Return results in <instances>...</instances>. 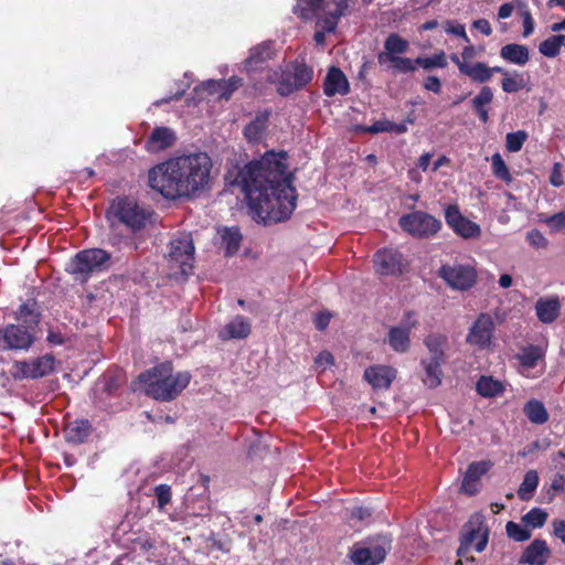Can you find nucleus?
I'll return each mask as SVG.
<instances>
[{"instance_id": "obj_1", "label": "nucleus", "mask_w": 565, "mask_h": 565, "mask_svg": "<svg viewBox=\"0 0 565 565\" xmlns=\"http://www.w3.org/2000/svg\"><path fill=\"white\" fill-rule=\"evenodd\" d=\"M232 185L241 188L249 214L257 222L277 223L290 217L297 206L294 175L287 172L286 153L267 152L238 169Z\"/></svg>"}, {"instance_id": "obj_2", "label": "nucleus", "mask_w": 565, "mask_h": 565, "mask_svg": "<svg viewBox=\"0 0 565 565\" xmlns=\"http://www.w3.org/2000/svg\"><path fill=\"white\" fill-rule=\"evenodd\" d=\"M212 167L205 152L174 157L149 170V185L169 200L195 198L210 189Z\"/></svg>"}, {"instance_id": "obj_3", "label": "nucleus", "mask_w": 565, "mask_h": 565, "mask_svg": "<svg viewBox=\"0 0 565 565\" xmlns=\"http://www.w3.org/2000/svg\"><path fill=\"white\" fill-rule=\"evenodd\" d=\"M191 379L186 371L175 373L172 362L166 361L140 373L138 382L147 396L159 402H171L180 396Z\"/></svg>"}, {"instance_id": "obj_4", "label": "nucleus", "mask_w": 565, "mask_h": 565, "mask_svg": "<svg viewBox=\"0 0 565 565\" xmlns=\"http://www.w3.org/2000/svg\"><path fill=\"white\" fill-rule=\"evenodd\" d=\"M110 254L102 248L83 249L71 259L67 271L82 284L87 282L94 273L108 269Z\"/></svg>"}, {"instance_id": "obj_5", "label": "nucleus", "mask_w": 565, "mask_h": 565, "mask_svg": "<svg viewBox=\"0 0 565 565\" xmlns=\"http://www.w3.org/2000/svg\"><path fill=\"white\" fill-rule=\"evenodd\" d=\"M114 216L129 228L137 233L146 228L151 223L153 211L140 205L135 199L129 196H118L111 204Z\"/></svg>"}, {"instance_id": "obj_6", "label": "nucleus", "mask_w": 565, "mask_h": 565, "mask_svg": "<svg viewBox=\"0 0 565 565\" xmlns=\"http://www.w3.org/2000/svg\"><path fill=\"white\" fill-rule=\"evenodd\" d=\"M392 548V540L386 535L369 537L355 543L351 551V559L356 565H379Z\"/></svg>"}, {"instance_id": "obj_7", "label": "nucleus", "mask_w": 565, "mask_h": 565, "mask_svg": "<svg viewBox=\"0 0 565 565\" xmlns=\"http://www.w3.org/2000/svg\"><path fill=\"white\" fill-rule=\"evenodd\" d=\"M437 276L451 290L461 292L471 290L478 281V271L470 264H443L437 270Z\"/></svg>"}, {"instance_id": "obj_8", "label": "nucleus", "mask_w": 565, "mask_h": 565, "mask_svg": "<svg viewBox=\"0 0 565 565\" xmlns=\"http://www.w3.org/2000/svg\"><path fill=\"white\" fill-rule=\"evenodd\" d=\"M398 224L404 232L418 238L434 236L441 228V222L438 218L423 211L402 215Z\"/></svg>"}, {"instance_id": "obj_9", "label": "nucleus", "mask_w": 565, "mask_h": 565, "mask_svg": "<svg viewBox=\"0 0 565 565\" xmlns=\"http://www.w3.org/2000/svg\"><path fill=\"white\" fill-rule=\"evenodd\" d=\"M54 369L55 358L47 353L30 361H14L10 374L15 381L33 380L47 376Z\"/></svg>"}, {"instance_id": "obj_10", "label": "nucleus", "mask_w": 565, "mask_h": 565, "mask_svg": "<svg viewBox=\"0 0 565 565\" xmlns=\"http://www.w3.org/2000/svg\"><path fill=\"white\" fill-rule=\"evenodd\" d=\"M313 77L312 67L306 63H295L290 68L285 70L277 84V93L280 96L290 94L305 88Z\"/></svg>"}, {"instance_id": "obj_11", "label": "nucleus", "mask_w": 565, "mask_h": 565, "mask_svg": "<svg viewBox=\"0 0 565 565\" xmlns=\"http://www.w3.org/2000/svg\"><path fill=\"white\" fill-rule=\"evenodd\" d=\"M36 333L23 326L9 323L0 328L1 351H28L35 342Z\"/></svg>"}, {"instance_id": "obj_12", "label": "nucleus", "mask_w": 565, "mask_h": 565, "mask_svg": "<svg viewBox=\"0 0 565 565\" xmlns=\"http://www.w3.org/2000/svg\"><path fill=\"white\" fill-rule=\"evenodd\" d=\"M345 3V12L349 9V0H297L294 13L302 20L330 17L335 9Z\"/></svg>"}, {"instance_id": "obj_13", "label": "nucleus", "mask_w": 565, "mask_h": 565, "mask_svg": "<svg viewBox=\"0 0 565 565\" xmlns=\"http://www.w3.org/2000/svg\"><path fill=\"white\" fill-rule=\"evenodd\" d=\"M373 264L376 274L382 276H398L408 265L403 254L395 248L379 249L373 256Z\"/></svg>"}, {"instance_id": "obj_14", "label": "nucleus", "mask_w": 565, "mask_h": 565, "mask_svg": "<svg viewBox=\"0 0 565 565\" xmlns=\"http://www.w3.org/2000/svg\"><path fill=\"white\" fill-rule=\"evenodd\" d=\"M194 244L190 235L174 237L170 242L169 257L180 266L183 274H189L193 267Z\"/></svg>"}, {"instance_id": "obj_15", "label": "nucleus", "mask_w": 565, "mask_h": 565, "mask_svg": "<svg viewBox=\"0 0 565 565\" xmlns=\"http://www.w3.org/2000/svg\"><path fill=\"white\" fill-rule=\"evenodd\" d=\"M494 327V321L489 313H480L469 329L467 343L479 350L488 348L493 338Z\"/></svg>"}, {"instance_id": "obj_16", "label": "nucleus", "mask_w": 565, "mask_h": 565, "mask_svg": "<svg viewBox=\"0 0 565 565\" xmlns=\"http://www.w3.org/2000/svg\"><path fill=\"white\" fill-rule=\"evenodd\" d=\"M461 539L465 540L466 543L471 544L478 540L475 550L478 553L484 551L489 541V527L481 513H475L470 516L468 522L463 525Z\"/></svg>"}, {"instance_id": "obj_17", "label": "nucleus", "mask_w": 565, "mask_h": 565, "mask_svg": "<svg viewBox=\"0 0 565 565\" xmlns=\"http://www.w3.org/2000/svg\"><path fill=\"white\" fill-rule=\"evenodd\" d=\"M397 371L393 366L374 364L365 369L363 377L374 391L388 390L396 379Z\"/></svg>"}, {"instance_id": "obj_18", "label": "nucleus", "mask_w": 565, "mask_h": 565, "mask_svg": "<svg viewBox=\"0 0 565 565\" xmlns=\"http://www.w3.org/2000/svg\"><path fill=\"white\" fill-rule=\"evenodd\" d=\"M13 317L18 321L17 324L23 326L30 331L36 333L41 322L42 313L39 309L36 300L31 298L18 307L13 313Z\"/></svg>"}, {"instance_id": "obj_19", "label": "nucleus", "mask_w": 565, "mask_h": 565, "mask_svg": "<svg viewBox=\"0 0 565 565\" xmlns=\"http://www.w3.org/2000/svg\"><path fill=\"white\" fill-rule=\"evenodd\" d=\"M562 305L557 295L541 297L535 302V313L540 322L552 324L561 316Z\"/></svg>"}, {"instance_id": "obj_20", "label": "nucleus", "mask_w": 565, "mask_h": 565, "mask_svg": "<svg viewBox=\"0 0 565 565\" xmlns=\"http://www.w3.org/2000/svg\"><path fill=\"white\" fill-rule=\"evenodd\" d=\"M551 557V550L545 540H533L520 556V564L545 565Z\"/></svg>"}, {"instance_id": "obj_21", "label": "nucleus", "mask_w": 565, "mask_h": 565, "mask_svg": "<svg viewBox=\"0 0 565 565\" xmlns=\"http://www.w3.org/2000/svg\"><path fill=\"white\" fill-rule=\"evenodd\" d=\"M275 50L271 42H263L249 51L248 57L244 62L245 70L248 73L263 70L265 64L273 60Z\"/></svg>"}, {"instance_id": "obj_22", "label": "nucleus", "mask_w": 565, "mask_h": 565, "mask_svg": "<svg viewBox=\"0 0 565 565\" xmlns=\"http://www.w3.org/2000/svg\"><path fill=\"white\" fill-rule=\"evenodd\" d=\"M350 92V84L343 71L337 66L329 68L323 82V93L326 96L347 95Z\"/></svg>"}, {"instance_id": "obj_23", "label": "nucleus", "mask_w": 565, "mask_h": 565, "mask_svg": "<svg viewBox=\"0 0 565 565\" xmlns=\"http://www.w3.org/2000/svg\"><path fill=\"white\" fill-rule=\"evenodd\" d=\"M492 467L491 461H475L471 462L463 476L461 489L465 493L473 495L478 492V482L480 478L486 475Z\"/></svg>"}, {"instance_id": "obj_24", "label": "nucleus", "mask_w": 565, "mask_h": 565, "mask_svg": "<svg viewBox=\"0 0 565 565\" xmlns=\"http://www.w3.org/2000/svg\"><path fill=\"white\" fill-rule=\"evenodd\" d=\"M408 49L409 43L406 39L397 33H391L384 41V51L377 54V62L380 65H385L387 60L405 54Z\"/></svg>"}, {"instance_id": "obj_25", "label": "nucleus", "mask_w": 565, "mask_h": 565, "mask_svg": "<svg viewBox=\"0 0 565 565\" xmlns=\"http://www.w3.org/2000/svg\"><path fill=\"white\" fill-rule=\"evenodd\" d=\"M174 132L168 127H156L146 140L145 148L149 152H159L173 146Z\"/></svg>"}, {"instance_id": "obj_26", "label": "nucleus", "mask_w": 565, "mask_h": 565, "mask_svg": "<svg viewBox=\"0 0 565 565\" xmlns=\"http://www.w3.org/2000/svg\"><path fill=\"white\" fill-rule=\"evenodd\" d=\"M415 328V322L408 326L392 327L387 333V343L393 351L405 353L411 348V331Z\"/></svg>"}, {"instance_id": "obj_27", "label": "nucleus", "mask_w": 565, "mask_h": 565, "mask_svg": "<svg viewBox=\"0 0 565 565\" xmlns=\"http://www.w3.org/2000/svg\"><path fill=\"white\" fill-rule=\"evenodd\" d=\"M92 430L93 426L88 419H75L64 428L65 440L68 444L81 445L87 440Z\"/></svg>"}, {"instance_id": "obj_28", "label": "nucleus", "mask_w": 565, "mask_h": 565, "mask_svg": "<svg viewBox=\"0 0 565 565\" xmlns=\"http://www.w3.org/2000/svg\"><path fill=\"white\" fill-rule=\"evenodd\" d=\"M446 361H439V359H423L420 365L424 367L425 375L422 379L424 385L429 388H436L441 384L444 372L443 364Z\"/></svg>"}, {"instance_id": "obj_29", "label": "nucleus", "mask_w": 565, "mask_h": 565, "mask_svg": "<svg viewBox=\"0 0 565 565\" xmlns=\"http://www.w3.org/2000/svg\"><path fill=\"white\" fill-rule=\"evenodd\" d=\"M250 333V324L243 316H236L218 333L222 340L245 339Z\"/></svg>"}, {"instance_id": "obj_30", "label": "nucleus", "mask_w": 565, "mask_h": 565, "mask_svg": "<svg viewBox=\"0 0 565 565\" xmlns=\"http://www.w3.org/2000/svg\"><path fill=\"white\" fill-rule=\"evenodd\" d=\"M345 14V3L340 4L330 17H322L318 19L317 25L321 29L315 33V41L317 43H324L326 33H332L335 31L339 20Z\"/></svg>"}, {"instance_id": "obj_31", "label": "nucleus", "mask_w": 565, "mask_h": 565, "mask_svg": "<svg viewBox=\"0 0 565 565\" xmlns=\"http://www.w3.org/2000/svg\"><path fill=\"white\" fill-rule=\"evenodd\" d=\"M493 100V90L490 86H482L479 93L471 99V107L482 124L489 121L488 106Z\"/></svg>"}, {"instance_id": "obj_32", "label": "nucleus", "mask_w": 565, "mask_h": 565, "mask_svg": "<svg viewBox=\"0 0 565 565\" xmlns=\"http://www.w3.org/2000/svg\"><path fill=\"white\" fill-rule=\"evenodd\" d=\"M271 115L269 109L257 113L255 118L244 128V136L249 141H258L266 131Z\"/></svg>"}, {"instance_id": "obj_33", "label": "nucleus", "mask_w": 565, "mask_h": 565, "mask_svg": "<svg viewBox=\"0 0 565 565\" xmlns=\"http://www.w3.org/2000/svg\"><path fill=\"white\" fill-rule=\"evenodd\" d=\"M243 85V79L238 76H231L228 79L209 81L206 86L211 92H220V99L228 100L233 93Z\"/></svg>"}, {"instance_id": "obj_34", "label": "nucleus", "mask_w": 565, "mask_h": 565, "mask_svg": "<svg viewBox=\"0 0 565 565\" xmlns=\"http://www.w3.org/2000/svg\"><path fill=\"white\" fill-rule=\"evenodd\" d=\"M500 56L510 63L525 65L530 60V52L525 45L511 43L501 47Z\"/></svg>"}, {"instance_id": "obj_35", "label": "nucleus", "mask_w": 565, "mask_h": 565, "mask_svg": "<svg viewBox=\"0 0 565 565\" xmlns=\"http://www.w3.org/2000/svg\"><path fill=\"white\" fill-rule=\"evenodd\" d=\"M545 351L534 344H529L521 349V351L516 354V360L520 362V365L525 369H533L537 365L540 361H544Z\"/></svg>"}, {"instance_id": "obj_36", "label": "nucleus", "mask_w": 565, "mask_h": 565, "mask_svg": "<svg viewBox=\"0 0 565 565\" xmlns=\"http://www.w3.org/2000/svg\"><path fill=\"white\" fill-rule=\"evenodd\" d=\"M448 338L440 333H430L424 339L430 359H439L446 361L445 347L447 345Z\"/></svg>"}, {"instance_id": "obj_37", "label": "nucleus", "mask_w": 565, "mask_h": 565, "mask_svg": "<svg viewBox=\"0 0 565 565\" xmlns=\"http://www.w3.org/2000/svg\"><path fill=\"white\" fill-rule=\"evenodd\" d=\"M523 412L527 419L536 425H543L548 420V413L544 404L535 398L525 403Z\"/></svg>"}, {"instance_id": "obj_38", "label": "nucleus", "mask_w": 565, "mask_h": 565, "mask_svg": "<svg viewBox=\"0 0 565 565\" xmlns=\"http://www.w3.org/2000/svg\"><path fill=\"white\" fill-rule=\"evenodd\" d=\"M461 74L479 84L487 83L491 79L490 67L483 62L469 63L468 66H463Z\"/></svg>"}, {"instance_id": "obj_39", "label": "nucleus", "mask_w": 565, "mask_h": 565, "mask_svg": "<svg viewBox=\"0 0 565 565\" xmlns=\"http://www.w3.org/2000/svg\"><path fill=\"white\" fill-rule=\"evenodd\" d=\"M476 390L483 397H494L501 394L504 387L500 381L482 375L476 384Z\"/></svg>"}, {"instance_id": "obj_40", "label": "nucleus", "mask_w": 565, "mask_h": 565, "mask_svg": "<svg viewBox=\"0 0 565 565\" xmlns=\"http://www.w3.org/2000/svg\"><path fill=\"white\" fill-rule=\"evenodd\" d=\"M539 486V475L535 470H530L525 473L523 481L518 490L520 500L527 501L532 498L533 492Z\"/></svg>"}, {"instance_id": "obj_41", "label": "nucleus", "mask_w": 565, "mask_h": 565, "mask_svg": "<svg viewBox=\"0 0 565 565\" xmlns=\"http://www.w3.org/2000/svg\"><path fill=\"white\" fill-rule=\"evenodd\" d=\"M451 230L463 238H476L480 235V226L462 216V218Z\"/></svg>"}, {"instance_id": "obj_42", "label": "nucleus", "mask_w": 565, "mask_h": 565, "mask_svg": "<svg viewBox=\"0 0 565 565\" xmlns=\"http://www.w3.org/2000/svg\"><path fill=\"white\" fill-rule=\"evenodd\" d=\"M223 241L226 244V256L236 254L239 249L242 235L238 228H226L223 234Z\"/></svg>"}, {"instance_id": "obj_43", "label": "nucleus", "mask_w": 565, "mask_h": 565, "mask_svg": "<svg viewBox=\"0 0 565 565\" xmlns=\"http://www.w3.org/2000/svg\"><path fill=\"white\" fill-rule=\"evenodd\" d=\"M387 63H390V67L396 72V73H413L416 71V58H409L404 56H395L391 60H387Z\"/></svg>"}, {"instance_id": "obj_44", "label": "nucleus", "mask_w": 565, "mask_h": 565, "mask_svg": "<svg viewBox=\"0 0 565 565\" xmlns=\"http://www.w3.org/2000/svg\"><path fill=\"white\" fill-rule=\"evenodd\" d=\"M547 516L548 514L544 510L533 508L523 515L522 521L533 529H540L545 524Z\"/></svg>"}, {"instance_id": "obj_45", "label": "nucleus", "mask_w": 565, "mask_h": 565, "mask_svg": "<svg viewBox=\"0 0 565 565\" xmlns=\"http://www.w3.org/2000/svg\"><path fill=\"white\" fill-rule=\"evenodd\" d=\"M540 221L548 226L551 233H565V212L550 216L540 215Z\"/></svg>"}, {"instance_id": "obj_46", "label": "nucleus", "mask_w": 565, "mask_h": 565, "mask_svg": "<svg viewBox=\"0 0 565 565\" xmlns=\"http://www.w3.org/2000/svg\"><path fill=\"white\" fill-rule=\"evenodd\" d=\"M507 534L516 542H524L531 537V531L521 526L519 523L509 521L505 525Z\"/></svg>"}, {"instance_id": "obj_47", "label": "nucleus", "mask_w": 565, "mask_h": 565, "mask_svg": "<svg viewBox=\"0 0 565 565\" xmlns=\"http://www.w3.org/2000/svg\"><path fill=\"white\" fill-rule=\"evenodd\" d=\"M527 139V134L524 130H518L515 132H509L507 135V150L510 152H518L522 149L523 143Z\"/></svg>"}, {"instance_id": "obj_48", "label": "nucleus", "mask_w": 565, "mask_h": 565, "mask_svg": "<svg viewBox=\"0 0 565 565\" xmlns=\"http://www.w3.org/2000/svg\"><path fill=\"white\" fill-rule=\"evenodd\" d=\"M561 40H562L561 38H555V35L547 38L546 40L541 42V44L539 46L540 53L546 57L557 56L561 51V49H559Z\"/></svg>"}, {"instance_id": "obj_49", "label": "nucleus", "mask_w": 565, "mask_h": 565, "mask_svg": "<svg viewBox=\"0 0 565 565\" xmlns=\"http://www.w3.org/2000/svg\"><path fill=\"white\" fill-rule=\"evenodd\" d=\"M492 170L493 174L503 181L510 182L512 177L511 173L499 153L492 156Z\"/></svg>"}, {"instance_id": "obj_50", "label": "nucleus", "mask_w": 565, "mask_h": 565, "mask_svg": "<svg viewBox=\"0 0 565 565\" xmlns=\"http://www.w3.org/2000/svg\"><path fill=\"white\" fill-rule=\"evenodd\" d=\"M392 121L384 119L377 120L371 126H356L355 131L374 135L379 132H392Z\"/></svg>"}, {"instance_id": "obj_51", "label": "nucleus", "mask_w": 565, "mask_h": 565, "mask_svg": "<svg viewBox=\"0 0 565 565\" xmlns=\"http://www.w3.org/2000/svg\"><path fill=\"white\" fill-rule=\"evenodd\" d=\"M529 245L536 249H545L548 246L547 238L543 235V233L536 228H533L526 233L525 236Z\"/></svg>"}, {"instance_id": "obj_52", "label": "nucleus", "mask_w": 565, "mask_h": 565, "mask_svg": "<svg viewBox=\"0 0 565 565\" xmlns=\"http://www.w3.org/2000/svg\"><path fill=\"white\" fill-rule=\"evenodd\" d=\"M66 341L67 337L58 326L47 328L46 342L50 347L63 345Z\"/></svg>"}, {"instance_id": "obj_53", "label": "nucleus", "mask_w": 565, "mask_h": 565, "mask_svg": "<svg viewBox=\"0 0 565 565\" xmlns=\"http://www.w3.org/2000/svg\"><path fill=\"white\" fill-rule=\"evenodd\" d=\"M154 495L158 501V508L163 509L171 501V487L168 484H159L154 488Z\"/></svg>"}, {"instance_id": "obj_54", "label": "nucleus", "mask_w": 565, "mask_h": 565, "mask_svg": "<svg viewBox=\"0 0 565 565\" xmlns=\"http://www.w3.org/2000/svg\"><path fill=\"white\" fill-rule=\"evenodd\" d=\"M519 7L522 9L521 18L523 24V36L526 38L531 35L534 31V20L531 12L529 11L524 3L519 4Z\"/></svg>"}, {"instance_id": "obj_55", "label": "nucleus", "mask_w": 565, "mask_h": 565, "mask_svg": "<svg viewBox=\"0 0 565 565\" xmlns=\"http://www.w3.org/2000/svg\"><path fill=\"white\" fill-rule=\"evenodd\" d=\"M462 214L459 211L458 205L450 204L445 209V220L448 226L454 227L461 218Z\"/></svg>"}, {"instance_id": "obj_56", "label": "nucleus", "mask_w": 565, "mask_h": 565, "mask_svg": "<svg viewBox=\"0 0 565 565\" xmlns=\"http://www.w3.org/2000/svg\"><path fill=\"white\" fill-rule=\"evenodd\" d=\"M445 31L449 34H454L456 36L461 38L466 43H470V39L466 33V29L463 24H454L451 21L445 22Z\"/></svg>"}, {"instance_id": "obj_57", "label": "nucleus", "mask_w": 565, "mask_h": 565, "mask_svg": "<svg viewBox=\"0 0 565 565\" xmlns=\"http://www.w3.org/2000/svg\"><path fill=\"white\" fill-rule=\"evenodd\" d=\"M372 512H373L372 509L366 508V507H360V505L353 507L350 510L349 518L351 520H356V521L363 522V521L369 520L372 516Z\"/></svg>"}, {"instance_id": "obj_58", "label": "nucleus", "mask_w": 565, "mask_h": 565, "mask_svg": "<svg viewBox=\"0 0 565 565\" xmlns=\"http://www.w3.org/2000/svg\"><path fill=\"white\" fill-rule=\"evenodd\" d=\"M423 87L426 90L433 92L435 94H439L441 92V82L437 76H428L423 83Z\"/></svg>"}, {"instance_id": "obj_59", "label": "nucleus", "mask_w": 565, "mask_h": 565, "mask_svg": "<svg viewBox=\"0 0 565 565\" xmlns=\"http://www.w3.org/2000/svg\"><path fill=\"white\" fill-rule=\"evenodd\" d=\"M522 88V83L513 77L505 76L502 79V89L505 93H515Z\"/></svg>"}, {"instance_id": "obj_60", "label": "nucleus", "mask_w": 565, "mask_h": 565, "mask_svg": "<svg viewBox=\"0 0 565 565\" xmlns=\"http://www.w3.org/2000/svg\"><path fill=\"white\" fill-rule=\"evenodd\" d=\"M315 363L324 367L331 366L334 364V358L331 352L324 350L317 355Z\"/></svg>"}, {"instance_id": "obj_61", "label": "nucleus", "mask_w": 565, "mask_h": 565, "mask_svg": "<svg viewBox=\"0 0 565 565\" xmlns=\"http://www.w3.org/2000/svg\"><path fill=\"white\" fill-rule=\"evenodd\" d=\"M550 182L554 186H561L564 183L563 175L561 172V163L556 162L553 166L551 175H550Z\"/></svg>"}, {"instance_id": "obj_62", "label": "nucleus", "mask_w": 565, "mask_h": 565, "mask_svg": "<svg viewBox=\"0 0 565 565\" xmlns=\"http://www.w3.org/2000/svg\"><path fill=\"white\" fill-rule=\"evenodd\" d=\"M472 28L478 30L480 33H482L486 36L491 35L492 28L488 20L486 19H478L472 22Z\"/></svg>"}, {"instance_id": "obj_63", "label": "nucleus", "mask_w": 565, "mask_h": 565, "mask_svg": "<svg viewBox=\"0 0 565 565\" xmlns=\"http://www.w3.org/2000/svg\"><path fill=\"white\" fill-rule=\"evenodd\" d=\"M552 526L553 534L565 544V520H554Z\"/></svg>"}, {"instance_id": "obj_64", "label": "nucleus", "mask_w": 565, "mask_h": 565, "mask_svg": "<svg viewBox=\"0 0 565 565\" xmlns=\"http://www.w3.org/2000/svg\"><path fill=\"white\" fill-rule=\"evenodd\" d=\"M331 315L329 312H320L315 318V326L318 330L323 331L330 323Z\"/></svg>"}]
</instances>
